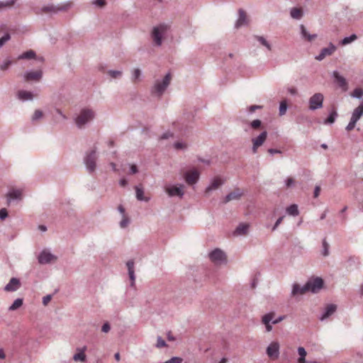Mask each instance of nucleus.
<instances>
[{
	"instance_id": "obj_1",
	"label": "nucleus",
	"mask_w": 363,
	"mask_h": 363,
	"mask_svg": "<svg viewBox=\"0 0 363 363\" xmlns=\"http://www.w3.org/2000/svg\"><path fill=\"white\" fill-rule=\"evenodd\" d=\"M95 118V112L88 108H82L78 116L74 118L75 123L79 128H84L87 123Z\"/></svg>"
},
{
	"instance_id": "obj_2",
	"label": "nucleus",
	"mask_w": 363,
	"mask_h": 363,
	"mask_svg": "<svg viewBox=\"0 0 363 363\" xmlns=\"http://www.w3.org/2000/svg\"><path fill=\"white\" fill-rule=\"evenodd\" d=\"M170 28V25L167 23H160L152 28L151 36L157 46H160L162 43L163 35Z\"/></svg>"
},
{
	"instance_id": "obj_3",
	"label": "nucleus",
	"mask_w": 363,
	"mask_h": 363,
	"mask_svg": "<svg viewBox=\"0 0 363 363\" xmlns=\"http://www.w3.org/2000/svg\"><path fill=\"white\" fill-rule=\"evenodd\" d=\"M171 78V74L167 73L162 81L157 80L154 86L151 88V94L158 97L162 96L169 85Z\"/></svg>"
},
{
	"instance_id": "obj_4",
	"label": "nucleus",
	"mask_w": 363,
	"mask_h": 363,
	"mask_svg": "<svg viewBox=\"0 0 363 363\" xmlns=\"http://www.w3.org/2000/svg\"><path fill=\"white\" fill-rule=\"evenodd\" d=\"M70 3H67L64 5L55 6L53 4H48L43 6L40 8L35 9L34 11L36 14L40 15L43 13H51L55 14L60 11H64L67 10L70 7Z\"/></svg>"
},
{
	"instance_id": "obj_5",
	"label": "nucleus",
	"mask_w": 363,
	"mask_h": 363,
	"mask_svg": "<svg viewBox=\"0 0 363 363\" xmlns=\"http://www.w3.org/2000/svg\"><path fill=\"white\" fill-rule=\"evenodd\" d=\"M97 158L96 147L86 152L84 157V163L89 173H93L96 170Z\"/></svg>"
},
{
	"instance_id": "obj_6",
	"label": "nucleus",
	"mask_w": 363,
	"mask_h": 363,
	"mask_svg": "<svg viewBox=\"0 0 363 363\" xmlns=\"http://www.w3.org/2000/svg\"><path fill=\"white\" fill-rule=\"evenodd\" d=\"M208 257L215 265L225 264L227 263V256L220 248H216L209 252Z\"/></svg>"
},
{
	"instance_id": "obj_7",
	"label": "nucleus",
	"mask_w": 363,
	"mask_h": 363,
	"mask_svg": "<svg viewBox=\"0 0 363 363\" xmlns=\"http://www.w3.org/2000/svg\"><path fill=\"white\" fill-rule=\"evenodd\" d=\"M324 96L321 93H315L310 97L309 109L311 111H315L323 107Z\"/></svg>"
},
{
	"instance_id": "obj_8",
	"label": "nucleus",
	"mask_w": 363,
	"mask_h": 363,
	"mask_svg": "<svg viewBox=\"0 0 363 363\" xmlns=\"http://www.w3.org/2000/svg\"><path fill=\"white\" fill-rule=\"evenodd\" d=\"M57 257L47 250H43L38 257V261L40 264H47L57 261Z\"/></svg>"
},
{
	"instance_id": "obj_9",
	"label": "nucleus",
	"mask_w": 363,
	"mask_h": 363,
	"mask_svg": "<svg viewBox=\"0 0 363 363\" xmlns=\"http://www.w3.org/2000/svg\"><path fill=\"white\" fill-rule=\"evenodd\" d=\"M306 284L308 285L309 291L317 293L323 287L324 282L320 277H316L308 280Z\"/></svg>"
},
{
	"instance_id": "obj_10",
	"label": "nucleus",
	"mask_w": 363,
	"mask_h": 363,
	"mask_svg": "<svg viewBox=\"0 0 363 363\" xmlns=\"http://www.w3.org/2000/svg\"><path fill=\"white\" fill-rule=\"evenodd\" d=\"M184 186L183 184L171 186L166 188V192L170 197L177 196H179V198H182L184 194Z\"/></svg>"
},
{
	"instance_id": "obj_11",
	"label": "nucleus",
	"mask_w": 363,
	"mask_h": 363,
	"mask_svg": "<svg viewBox=\"0 0 363 363\" xmlns=\"http://www.w3.org/2000/svg\"><path fill=\"white\" fill-rule=\"evenodd\" d=\"M223 184H224V180L222 179L220 177H214L211 180L210 184L206 187V191H205V195L206 196H208L209 194L211 191L218 189Z\"/></svg>"
},
{
	"instance_id": "obj_12",
	"label": "nucleus",
	"mask_w": 363,
	"mask_h": 363,
	"mask_svg": "<svg viewBox=\"0 0 363 363\" xmlns=\"http://www.w3.org/2000/svg\"><path fill=\"white\" fill-rule=\"evenodd\" d=\"M267 138V132L266 130L262 132L257 137L252 138V152L256 153L257 148L263 145Z\"/></svg>"
},
{
	"instance_id": "obj_13",
	"label": "nucleus",
	"mask_w": 363,
	"mask_h": 363,
	"mask_svg": "<svg viewBox=\"0 0 363 363\" xmlns=\"http://www.w3.org/2000/svg\"><path fill=\"white\" fill-rule=\"evenodd\" d=\"M268 357L272 359H277L279 356V344L278 342H272L267 348Z\"/></svg>"
},
{
	"instance_id": "obj_14",
	"label": "nucleus",
	"mask_w": 363,
	"mask_h": 363,
	"mask_svg": "<svg viewBox=\"0 0 363 363\" xmlns=\"http://www.w3.org/2000/svg\"><path fill=\"white\" fill-rule=\"evenodd\" d=\"M335 50L336 46L330 43L327 48H324L320 50V54L315 56V59L322 61L325 57L331 55Z\"/></svg>"
},
{
	"instance_id": "obj_15",
	"label": "nucleus",
	"mask_w": 363,
	"mask_h": 363,
	"mask_svg": "<svg viewBox=\"0 0 363 363\" xmlns=\"http://www.w3.org/2000/svg\"><path fill=\"white\" fill-rule=\"evenodd\" d=\"M184 179L186 182L189 184L192 185L196 184L199 179V172L197 170H191L185 172L184 174Z\"/></svg>"
},
{
	"instance_id": "obj_16",
	"label": "nucleus",
	"mask_w": 363,
	"mask_h": 363,
	"mask_svg": "<svg viewBox=\"0 0 363 363\" xmlns=\"http://www.w3.org/2000/svg\"><path fill=\"white\" fill-rule=\"evenodd\" d=\"M21 286L20 279L16 277H12L9 282L4 286V291L8 292L16 291Z\"/></svg>"
},
{
	"instance_id": "obj_17",
	"label": "nucleus",
	"mask_w": 363,
	"mask_h": 363,
	"mask_svg": "<svg viewBox=\"0 0 363 363\" xmlns=\"http://www.w3.org/2000/svg\"><path fill=\"white\" fill-rule=\"evenodd\" d=\"M308 291V285L305 284L303 286H301L298 284L294 283L292 285V289L291 292V296L294 297L298 295H303L306 294Z\"/></svg>"
},
{
	"instance_id": "obj_18",
	"label": "nucleus",
	"mask_w": 363,
	"mask_h": 363,
	"mask_svg": "<svg viewBox=\"0 0 363 363\" xmlns=\"http://www.w3.org/2000/svg\"><path fill=\"white\" fill-rule=\"evenodd\" d=\"M43 77V72L41 70L37 71H27L24 74V79L27 82L39 81Z\"/></svg>"
},
{
	"instance_id": "obj_19",
	"label": "nucleus",
	"mask_w": 363,
	"mask_h": 363,
	"mask_svg": "<svg viewBox=\"0 0 363 363\" xmlns=\"http://www.w3.org/2000/svg\"><path fill=\"white\" fill-rule=\"evenodd\" d=\"M22 198V191L19 189H11L6 194L7 203L10 205L14 200L20 201Z\"/></svg>"
},
{
	"instance_id": "obj_20",
	"label": "nucleus",
	"mask_w": 363,
	"mask_h": 363,
	"mask_svg": "<svg viewBox=\"0 0 363 363\" xmlns=\"http://www.w3.org/2000/svg\"><path fill=\"white\" fill-rule=\"evenodd\" d=\"M243 195V191L240 189H236L233 191L227 194L224 199L223 203H227L233 200H239Z\"/></svg>"
},
{
	"instance_id": "obj_21",
	"label": "nucleus",
	"mask_w": 363,
	"mask_h": 363,
	"mask_svg": "<svg viewBox=\"0 0 363 363\" xmlns=\"http://www.w3.org/2000/svg\"><path fill=\"white\" fill-rule=\"evenodd\" d=\"M333 76L335 78V82L338 84L339 86L342 88L343 91H347L348 84L345 78L341 76L337 71H334L333 72Z\"/></svg>"
},
{
	"instance_id": "obj_22",
	"label": "nucleus",
	"mask_w": 363,
	"mask_h": 363,
	"mask_svg": "<svg viewBox=\"0 0 363 363\" xmlns=\"http://www.w3.org/2000/svg\"><path fill=\"white\" fill-rule=\"evenodd\" d=\"M274 316V313H269L262 316V322L265 325L266 330L267 332H270L272 330V326L270 324V322L272 320Z\"/></svg>"
},
{
	"instance_id": "obj_23",
	"label": "nucleus",
	"mask_w": 363,
	"mask_h": 363,
	"mask_svg": "<svg viewBox=\"0 0 363 363\" xmlns=\"http://www.w3.org/2000/svg\"><path fill=\"white\" fill-rule=\"evenodd\" d=\"M337 309V306L335 304H329L326 306L323 313L320 318V320H323L328 317H330L331 315H333Z\"/></svg>"
},
{
	"instance_id": "obj_24",
	"label": "nucleus",
	"mask_w": 363,
	"mask_h": 363,
	"mask_svg": "<svg viewBox=\"0 0 363 363\" xmlns=\"http://www.w3.org/2000/svg\"><path fill=\"white\" fill-rule=\"evenodd\" d=\"M135 197L138 201L148 202L150 200V197L144 196L143 188L140 186H135Z\"/></svg>"
},
{
	"instance_id": "obj_25",
	"label": "nucleus",
	"mask_w": 363,
	"mask_h": 363,
	"mask_svg": "<svg viewBox=\"0 0 363 363\" xmlns=\"http://www.w3.org/2000/svg\"><path fill=\"white\" fill-rule=\"evenodd\" d=\"M126 266L128 267V275L129 278L131 281V286H134L135 284V272H134V261L130 259L128 260L126 263Z\"/></svg>"
},
{
	"instance_id": "obj_26",
	"label": "nucleus",
	"mask_w": 363,
	"mask_h": 363,
	"mask_svg": "<svg viewBox=\"0 0 363 363\" xmlns=\"http://www.w3.org/2000/svg\"><path fill=\"white\" fill-rule=\"evenodd\" d=\"M300 30L302 38L306 40L308 42H311L317 38L316 34L308 33L306 27L302 24L300 26Z\"/></svg>"
},
{
	"instance_id": "obj_27",
	"label": "nucleus",
	"mask_w": 363,
	"mask_h": 363,
	"mask_svg": "<svg viewBox=\"0 0 363 363\" xmlns=\"http://www.w3.org/2000/svg\"><path fill=\"white\" fill-rule=\"evenodd\" d=\"M239 17L235 23V28H238L245 24H247V16L245 12L242 9H239Z\"/></svg>"
},
{
	"instance_id": "obj_28",
	"label": "nucleus",
	"mask_w": 363,
	"mask_h": 363,
	"mask_svg": "<svg viewBox=\"0 0 363 363\" xmlns=\"http://www.w3.org/2000/svg\"><path fill=\"white\" fill-rule=\"evenodd\" d=\"M249 225L246 223H240L234 231L236 235H243L247 233Z\"/></svg>"
},
{
	"instance_id": "obj_29",
	"label": "nucleus",
	"mask_w": 363,
	"mask_h": 363,
	"mask_svg": "<svg viewBox=\"0 0 363 363\" xmlns=\"http://www.w3.org/2000/svg\"><path fill=\"white\" fill-rule=\"evenodd\" d=\"M18 98L21 101L33 100V94L30 91L21 90L17 94Z\"/></svg>"
},
{
	"instance_id": "obj_30",
	"label": "nucleus",
	"mask_w": 363,
	"mask_h": 363,
	"mask_svg": "<svg viewBox=\"0 0 363 363\" xmlns=\"http://www.w3.org/2000/svg\"><path fill=\"white\" fill-rule=\"evenodd\" d=\"M290 15L292 18L299 20L303 16V11L301 9L294 7L290 11Z\"/></svg>"
},
{
	"instance_id": "obj_31",
	"label": "nucleus",
	"mask_w": 363,
	"mask_h": 363,
	"mask_svg": "<svg viewBox=\"0 0 363 363\" xmlns=\"http://www.w3.org/2000/svg\"><path fill=\"white\" fill-rule=\"evenodd\" d=\"M286 212L292 216H297L299 214L298 206L296 204H291L286 208Z\"/></svg>"
},
{
	"instance_id": "obj_32",
	"label": "nucleus",
	"mask_w": 363,
	"mask_h": 363,
	"mask_svg": "<svg viewBox=\"0 0 363 363\" xmlns=\"http://www.w3.org/2000/svg\"><path fill=\"white\" fill-rule=\"evenodd\" d=\"M363 116V111H362L361 109H359L358 107H357L352 112V116H351V120L354 121V122H357L360 118Z\"/></svg>"
},
{
	"instance_id": "obj_33",
	"label": "nucleus",
	"mask_w": 363,
	"mask_h": 363,
	"mask_svg": "<svg viewBox=\"0 0 363 363\" xmlns=\"http://www.w3.org/2000/svg\"><path fill=\"white\" fill-rule=\"evenodd\" d=\"M254 38L268 50H272V45L263 36L255 35Z\"/></svg>"
},
{
	"instance_id": "obj_34",
	"label": "nucleus",
	"mask_w": 363,
	"mask_h": 363,
	"mask_svg": "<svg viewBox=\"0 0 363 363\" xmlns=\"http://www.w3.org/2000/svg\"><path fill=\"white\" fill-rule=\"evenodd\" d=\"M23 303V298H16L13 303L9 306V311H16L17 310L18 308H19L21 306H22Z\"/></svg>"
},
{
	"instance_id": "obj_35",
	"label": "nucleus",
	"mask_w": 363,
	"mask_h": 363,
	"mask_svg": "<svg viewBox=\"0 0 363 363\" xmlns=\"http://www.w3.org/2000/svg\"><path fill=\"white\" fill-rule=\"evenodd\" d=\"M35 55H36L35 52L33 50H30L28 51L23 52L21 55H19L18 59V60H22V59L29 60V59L35 58Z\"/></svg>"
},
{
	"instance_id": "obj_36",
	"label": "nucleus",
	"mask_w": 363,
	"mask_h": 363,
	"mask_svg": "<svg viewBox=\"0 0 363 363\" xmlns=\"http://www.w3.org/2000/svg\"><path fill=\"white\" fill-rule=\"evenodd\" d=\"M298 353L300 357L298 359V363H306V356L307 354L306 350L303 347L298 348Z\"/></svg>"
},
{
	"instance_id": "obj_37",
	"label": "nucleus",
	"mask_w": 363,
	"mask_h": 363,
	"mask_svg": "<svg viewBox=\"0 0 363 363\" xmlns=\"http://www.w3.org/2000/svg\"><path fill=\"white\" fill-rule=\"evenodd\" d=\"M337 116L336 111H333L330 113L328 117L325 120L324 124H333Z\"/></svg>"
},
{
	"instance_id": "obj_38",
	"label": "nucleus",
	"mask_w": 363,
	"mask_h": 363,
	"mask_svg": "<svg viewBox=\"0 0 363 363\" xmlns=\"http://www.w3.org/2000/svg\"><path fill=\"white\" fill-rule=\"evenodd\" d=\"M357 39V36L356 34H352L351 35L348 37L344 38L341 41L340 44L342 45H345L347 44L351 43L352 42L356 40Z\"/></svg>"
},
{
	"instance_id": "obj_39",
	"label": "nucleus",
	"mask_w": 363,
	"mask_h": 363,
	"mask_svg": "<svg viewBox=\"0 0 363 363\" xmlns=\"http://www.w3.org/2000/svg\"><path fill=\"white\" fill-rule=\"evenodd\" d=\"M322 245H323V250L321 252L322 255L324 257L328 256L330 245L328 244V242L326 241L325 239L323 240Z\"/></svg>"
},
{
	"instance_id": "obj_40",
	"label": "nucleus",
	"mask_w": 363,
	"mask_h": 363,
	"mask_svg": "<svg viewBox=\"0 0 363 363\" xmlns=\"http://www.w3.org/2000/svg\"><path fill=\"white\" fill-rule=\"evenodd\" d=\"M288 108L287 102L286 100L281 101L279 104V116H284L286 114Z\"/></svg>"
},
{
	"instance_id": "obj_41",
	"label": "nucleus",
	"mask_w": 363,
	"mask_h": 363,
	"mask_svg": "<svg viewBox=\"0 0 363 363\" xmlns=\"http://www.w3.org/2000/svg\"><path fill=\"white\" fill-rule=\"evenodd\" d=\"M351 96L353 98H356L360 99L363 96V90L361 88H356L353 92L351 94Z\"/></svg>"
},
{
	"instance_id": "obj_42",
	"label": "nucleus",
	"mask_w": 363,
	"mask_h": 363,
	"mask_svg": "<svg viewBox=\"0 0 363 363\" xmlns=\"http://www.w3.org/2000/svg\"><path fill=\"white\" fill-rule=\"evenodd\" d=\"M130 221V218L127 215L122 216V220L119 223V225L121 228H125L129 225Z\"/></svg>"
},
{
	"instance_id": "obj_43",
	"label": "nucleus",
	"mask_w": 363,
	"mask_h": 363,
	"mask_svg": "<svg viewBox=\"0 0 363 363\" xmlns=\"http://www.w3.org/2000/svg\"><path fill=\"white\" fill-rule=\"evenodd\" d=\"M73 359L74 361H81V362H84L85 361L86 359V355L84 352V351H82L79 353H77L75 354L74 356H73Z\"/></svg>"
},
{
	"instance_id": "obj_44",
	"label": "nucleus",
	"mask_w": 363,
	"mask_h": 363,
	"mask_svg": "<svg viewBox=\"0 0 363 363\" xmlns=\"http://www.w3.org/2000/svg\"><path fill=\"white\" fill-rule=\"evenodd\" d=\"M141 74H142V72H141V70L140 69H135L133 71V73H132V80L133 82H136L137 80H138L140 77H141Z\"/></svg>"
},
{
	"instance_id": "obj_45",
	"label": "nucleus",
	"mask_w": 363,
	"mask_h": 363,
	"mask_svg": "<svg viewBox=\"0 0 363 363\" xmlns=\"http://www.w3.org/2000/svg\"><path fill=\"white\" fill-rule=\"evenodd\" d=\"M108 74L109 76L114 79L120 78L122 76V72L119 70L110 69L108 71Z\"/></svg>"
},
{
	"instance_id": "obj_46",
	"label": "nucleus",
	"mask_w": 363,
	"mask_h": 363,
	"mask_svg": "<svg viewBox=\"0 0 363 363\" xmlns=\"http://www.w3.org/2000/svg\"><path fill=\"white\" fill-rule=\"evenodd\" d=\"M17 0H8L6 1H0V9L13 6Z\"/></svg>"
},
{
	"instance_id": "obj_47",
	"label": "nucleus",
	"mask_w": 363,
	"mask_h": 363,
	"mask_svg": "<svg viewBox=\"0 0 363 363\" xmlns=\"http://www.w3.org/2000/svg\"><path fill=\"white\" fill-rule=\"evenodd\" d=\"M11 39V35L9 33H5L1 38H0V48L9 40Z\"/></svg>"
},
{
	"instance_id": "obj_48",
	"label": "nucleus",
	"mask_w": 363,
	"mask_h": 363,
	"mask_svg": "<svg viewBox=\"0 0 363 363\" xmlns=\"http://www.w3.org/2000/svg\"><path fill=\"white\" fill-rule=\"evenodd\" d=\"M43 112L40 110H35L33 116H32V121H35L37 120L40 119L43 117Z\"/></svg>"
},
{
	"instance_id": "obj_49",
	"label": "nucleus",
	"mask_w": 363,
	"mask_h": 363,
	"mask_svg": "<svg viewBox=\"0 0 363 363\" xmlns=\"http://www.w3.org/2000/svg\"><path fill=\"white\" fill-rule=\"evenodd\" d=\"M183 359L179 357H173L163 363H182Z\"/></svg>"
},
{
	"instance_id": "obj_50",
	"label": "nucleus",
	"mask_w": 363,
	"mask_h": 363,
	"mask_svg": "<svg viewBox=\"0 0 363 363\" xmlns=\"http://www.w3.org/2000/svg\"><path fill=\"white\" fill-rule=\"evenodd\" d=\"M165 346H167L166 342L160 336H158L157 338L156 347L158 348H161Z\"/></svg>"
},
{
	"instance_id": "obj_51",
	"label": "nucleus",
	"mask_w": 363,
	"mask_h": 363,
	"mask_svg": "<svg viewBox=\"0 0 363 363\" xmlns=\"http://www.w3.org/2000/svg\"><path fill=\"white\" fill-rule=\"evenodd\" d=\"M261 125H262V121L260 120H259V119L254 120V121H252L250 123V126L253 129H258V128H259Z\"/></svg>"
},
{
	"instance_id": "obj_52",
	"label": "nucleus",
	"mask_w": 363,
	"mask_h": 363,
	"mask_svg": "<svg viewBox=\"0 0 363 363\" xmlns=\"http://www.w3.org/2000/svg\"><path fill=\"white\" fill-rule=\"evenodd\" d=\"M294 184H295V180L291 177H288L285 180V185H286V187H287V188H290V187L293 186Z\"/></svg>"
},
{
	"instance_id": "obj_53",
	"label": "nucleus",
	"mask_w": 363,
	"mask_h": 363,
	"mask_svg": "<svg viewBox=\"0 0 363 363\" xmlns=\"http://www.w3.org/2000/svg\"><path fill=\"white\" fill-rule=\"evenodd\" d=\"M11 64L12 61L10 60H7L1 65H0V69L6 70Z\"/></svg>"
},
{
	"instance_id": "obj_54",
	"label": "nucleus",
	"mask_w": 363,
	"mask_h": 363,
	"mask_svg": "<svg viewBox=\"0 0 363 363\" xmlns=\"http://www.w3.org/2000/svg\"><path fill=\"white\" fill-rule=\"evenodd\" d=\"M356 123H357L356 122H354L350 119V121L349 122L348 125L345 128L346 130L351 131L352 130H353L355 127Z\"/></svg>"
},
{
	"instance_id": "obj_55",
	"label": "nucleus",
	"mask_w": 363,
	"mask_h": 363,
	"mask_svg": "<svg viewBox=\"0 0 363 363\" xmlns=\"http://www.w3.org/2000/svg\"><path fill=\"white\" fill-rule=\"evenodd\" d=\"M51 299H52V295L48 294V295L45 296L43 298V304L44 306H47L48 304V303L51 301Z\"/></svg>"
},
{
	"instance_id": "obj_56",
	"label": "nucleus",
	"mask_w": 363,
	"mask_h": 363,
	"mask_svg": "<svg viewBox=\"0 0 363 363\" xmlns=\"http://www.w3.org/2000/svg\"><path fill=\"white\" fill-rule=\"evenodd\" d=\"M8 216V212L6 208L0 210V220H4Z\"/></svg>"
},
{
	"instance_id": "obj_57",
	"label": "nucleus",
	"mask_w": 363,
	"mask_h": 363,
	"mask_svg": "<svg viewBox=\"0 0 363 363\" xmlns=\"http://www.w3.org/2000/svg\"><path fill=\"white\" fill-rule=\"evenodd\" d=\"M284 218V216H282L281 217H279L277 221L275 222L274 226L272 227V230H277V228H278V226L280 225V223L282 222L283 219Z\"/></svg>"
},
{
	"instance_id": "obj_58",
	"label": "nucleus",
	"mask_w": 363,
	"mask_h": 363,
	"mask_svg": "<svg viewBox=\"0 0 363 363\" xmlns=\"http://www.w3.org/2000/svg\"><path fill=\"white\" fill-rule=\"evenodd\" d=\"M174 147L175 149H184L186 147V145L180 142H177L174 144Z\"/></svg>"
},
{
	"instance_id": "obj_59",
	"label": "nucleus",
	"mask_w": 363,
	"mask_h": 363,
	"mask_svg": "<svg viewBox=\"0 0 363 363\" xmlns=\"http://www.w3.org/2000/svg\"><path fill=\"white\" fill-rule=\"evenodd\" d=\"M111 329V326L108 323H105L101 327V331L103 333H108Z\"/></svg>"
},
{
	"instance_id": "obj_60",
	"label": "nucleus",
	"mask_w": 363,
	"mask_h": 363,
	"mask_svg": "<svg viewBox=\"0 0 363 363\" xmlns=\"http://www.w3.org/2000/svg\"><path fill=\"white\" fill-rule=\"evenodd\" d=\"M172 137H173V133H171V132H167V133H163L160 136V139L166 140V139H168V138H172Z\"/></svg>"
},
{
	"instance_id": "obj_61",
	"label": "nucleus",
	"mask_w": 363,
	"mask_h": 363,
	"mask_svg": "<svg viewBox=\"0 0 363 363\" xmlns=\"http://www.w3.org/2000/svg\"><path fill=\"white\" fill-rule=\"evenodd\" d=\"M94 4L97 6H99V7H103L106 5V1L105 0H95L94 1Z\"/></svg>"
},
{
	"instance_id": "obj_62",
	"label": "nucleus",
	"mask_w": 363,
	"mask_h": 363,
	"mask_svg": "<svg viewBox=\"0 0 363 363\" xmlns=\"http://www.w3.org/2000/svg\"><path fill=\"white\" fill-rule=\"evenodd\" d=\"M138 169L135 164H131L130 167V174H136L138 173Z\"/></svg>"
},
{
	"instance_id": "obj_63",
	"label": "nucleus",
	"mask_w": 363,
	"mask_h": 363,
	"mask_svg": "<svg viewBox=\"0 0 363 363\" xmlns=\"http://www.w3.org/2000/svg\"><path fill=\"white\" fill-rule=\"evenodd\" d=\"M320 186H315V187L314 189L313 196L315 198H317L320 194Z\"/></svg>"
},
{
	"instance_id": "obj_64",
	"label": "nucleus",
	"mask_w": 363,
	"mask_h": 363,
	"mask_svg": "<svg viewBox=\"0 0 363 363\" xmlns=\"http://www.w3.org/2000/svg\"><path fill=\"white\" fill-rule=\"evenodd\" d=\"M268 152L271 155H274V154H281L282 152L279 150H277V149H273V148H269L268 150Z\"/></svg>"
}]
</instances>
